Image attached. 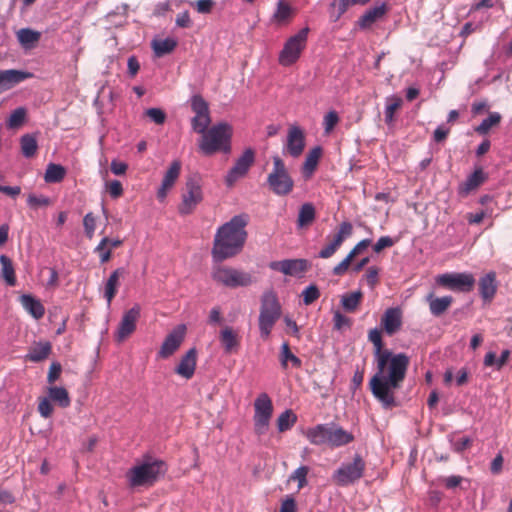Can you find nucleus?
Instances as JSON below:
<instances>
[{
  "label": "nucleus",
  "mask_w": 512,
  "mask_h": 512,
  "mask_svg": "<svg viewBox=\"0 0 512 512\" xmlns=\"http://www.w3.org/2000/svg\"><path fill=\"white\" fill-rule=\"evenodd\" d=\"M487 180V174L483 169L477 168L467 179L458 186V194L467 197L471 192L478 189Z\"/></svg>",
  "instance_id": "b1692460"
},
{
  "label": "nucleus",
  "mask_w": 512,
  "mask_h": 512,
  "mask_svg": "<svg viewBox=\"0 0 512 512\" xmlns=\"http://www.w3.org/2000/svg\"><path fill=\"white\" fill-rule=\"evenodd\" d=\"M368 339L373 344L374 359L379 358L380 365L382 366L390 350L384 347L381 331L377 328L371 329L368 333Z\"/></svg>",
  "instance_id": "c756f323"
},
{
  "label": "nucleus",
  "mask_w": 512,
  "mask_h": 512,
  "mask_svg": "<svg viewBox=\"0 0 512 512\" xmlns=\"http://www.w3.org/2000/svg\"><path fill=\"white\" fill-rule=\"evenodd\" d=\"M286 152L294 157H299L305 148V135L298 126H291L288 130L286 141Z\"/></svg>",
  "instance_id": "6ab92c4d"
},
{
  "label": "nucleus",
  "mask_w": 512,
  "mask_h": 512,
  "mask_svg": "<svg viewBox=\"0 0 512 512\" xmlns=\"http://www.w3.org/2000/svg\"><path fill=\"white\" fill-rule=\"evenodd\" d=\"M197 355L198 353L196 348H190L181 356L179 363L174 368V372L186 380L191 379L195 374Z\"/></svg>",
  "instance_id": "aec40b11"
},
{
  "label": "nucleus",
  "mask_w": 512,
  "mask_h": 512,
  "mask_svg": "<svg viewBox=\"0 0 512 512\" xmlns=\"http://www.w3.org/2000/svg\"><path fill=\"white\" fill-rule=\"evenodd\" d=\"M371 240L370 239H363L360 242H358L352 250L347 254V256L338 263L333 268V274L335 276H342L344 275L350 266L352 265V261L360 254L362 251H364L368 246H370Z\"/></svg>",
  "instance_id": "5701e85b"
},
{
  "label": "nucleus",
  "mask_w": 512,
  "mask_h": 512,
  "mask_svg": "<svg viewBox=\"0 0 512 512\" xmlns=\"http://www.w3.org/2000/svg\"><path fill=\"white\" fill-rule=\"evenodd\" d=\"M281 317V305L277 294L273 290L265 291L261 297L260 313L258 318L260 335L268 339L276 322Z\"/></svg>",
  "instance_id": "423d86ee"
},
{
  "label": "nucleus",
  "mask_w": 512,
  "mask_h": 512,
  "mask_svg": "<svg viewBox=\"0 0 512 512\" xmlns=\"http://www.w3.org/2000/svg\"><path fill=\"white\" fill-rule=\"evenodd\" d=\"M108 242V237H104L95 248V252L98 253L102 264L107 263L112 256L111 249L108 248Z\"/></svg>",
  "instance_id": "864d4df0"
},
{
  "label": "nucleus",
  "mask_w": 512,
  "mask_h": 512,
  "mask_svg": "<svg viewBox=\"0 0 512 512\" xmlns=\"http://www.w3.org/2000/svg\"><path fill=\"white\" fill-rule=\"evenodd\" d=\"M181 162L174 160L165 172L160 188L157 191V198L164 201L168 192L173 188L181 173Z\"/></svg>",
  "instance_id": "412c9836"
},
{
  "label": "nucleus",
  "mask_w": 512,
  "mask_h": 512,
  "mask_svg": "<svg viewBox=\"0 0 512 512\" xmlns=\"http://www.w3.org/2000/svg\"><path fill=\"white\" fill-rule=\"evenodd\" d=\"M309 28L301 29L297 34L289 37L279 54V63L284 67L293 65L306 48Z\"/></svg>",
  "instance_id": "6e6552de"
},
{
  "label": "nucleus",
  "mask_w": 512,
  "mask_h": 512,
  "mask_svg": "<svg viewBox=\"0 0 512 512\" xmlns=\"http://www.w3.org/2000/svg\"><path fill=\"white\" fill-rule=\"evenodd\" d=\"M436 282L450 290L470 292L475 285V278L470 273H445L438 275Z\"/></svg>",
  "instance_id": "4468645a"
},
{
  "label": "nucleus",
  "mask_w": 512,
  "mask_h": 512,
  "mask_svg": "<svg viewBox=\"0 0 512 512\" xmlns=\"http://www.w3.org/2000/svg\"><path fill=\"white\" fill-rule=\"evenodd\" d=\"M1 276L9 286L16 285V276L13 263L6 255L0 256Z\"/></svg>",
  "instance_id": "a19ab883"
},
{
  "label": "nucleus",
  "mask_w": 512,
  "mask_h": 512,
  "mask_svg": "<svg viewBox=\"0 0 512 512\" xmlns=\"http://www.w3.org/2000/svg\"><path fill=\"white\" fill-rule=\"evenodd\" d=\"M125 273L126 271L124 268H117L108 277L104 286V298L107 300L108 306L116 296L120 278L123 277Z\"/></svg>",
  "instance_id": "7c9ffc66"
},
{
  "label": "nucleus",
  "mask_w": 512,
  "mask_h": 512,
  "mask_svg": "<svg viewBox=\"0 0 512 512\" xmlns=\"http://www.w3.org/2000/svg\"><path fill=\"white\" fill-rule=\"evenodd\" d=\"M66 175V169L60 165L55 163L48 164L44 180L46 183H59L61 182Z\"/></svg>",
  "instance_id": "79ce46f5"
},
{
  "label": "nucleus",
  "mask_w": 512,
  "mask_h": 512,
  "mask_svg": "<svg viewBox=\"0 0 512 512\" xmlns=\"http://www.w3.org/2000/svg\"><path fill=\"white\" fill-rule=\"evenodd\" d=\"M387 12L386 4H381L367 10L358 20L361 29L370 28L376 21L381 19Z\"/></svg>",
  "instance_id": "2f4dec72"
},
{
  "label": "nucleus",
  "mask_w": 512,
  "mask_h": 512,
  "mask_svg": "<svg viewBox=\"0 0 512 512\" xmlns=\"http://www.w3.org/2000/svg\"><path fill=\"white\" fill-rule=\"evenodd\" d=\"M145 115L158 125H162L166 120V114L160 108H149L145 111Z\"/></svg>",
  "instance_id": "680f3d73"
},
{
  "label": "nucleus",
  "mask_w": 512,
  "mask_h": 512,
  "mask_svg": "<svg viewBox=\"0 0 512 512\" xmlns=\"http://www.w3.org/2000/svg\"><path fill=\"white\" fill-rule=\"evenodd\" d=\"M220 342L223 346L225 353H236L240 347L241 337L230 326H225L219 335Z\"/></svg>",
  "instance_id": "bb28decb"
},
{
  "label": "nucleus",
  "mask_w": 512,
  "mask_h": 512,
  "mask_svg": "<svg viewBox=\"0 0 512 512\" xmlns=\"http://www.w3.org/2000/svg\"><path fill=\"white\" fill-rule=\"evenodd\" d=\"M51 343L48 341L34 343L25 356V359L30 362H41L49 357L51 354Z\"/></svg>",
  "instance_id": "72a5a7b5"
},
{
  "label": "nucleus",
  "mask_w": 512,
  "mask_h": 512,
  "mask_svg": "<svg viewBox=\"0 0 512 512\" xmlns=\"http://www.w3.org/2000/svg\"><path fill=\"white\" fill-rule=\"evenodd\" d=\"M479 293L485 302L490 303L497 292L496 273L491 271L481 277L478 282Z\"/></svg>",
  "instance_id": "cd10ccee"
},
{
  "label": "nucleus",
  "mask_w": 512,
  "mask_h": 512,
  "mask_svg": "<svg viewBox=\"0 0 512 512\" xmlns=\"http://www.w3.org/2000/svg\"><path fill=\"white\" fill-rule=\"evenodd\" d=\"M254 161L255 151L252 148L245 149L226 176L225 181L227 186H233L238 179L244 177L253 165Z\"/></svg>",
  "instance_id": "dca6fc26"
},
{
  "label": "nucleus",
  "mask_w": 512,
  "mask_h": 512,
  "mask_svg": "<svg viewBox=\"0 0 512 512\" xmlns=\"http://www.w3.org/2000/svg\"><path fill=\"white\" fill-rule=\"evenodd\" d=\"M353 234V225L349 221L341 222L337 231L334 234H330L326 237L327 243L319 252V257L322 259H328L332 257L337 250L342 246L343 242L351 237Z\"/></svg>",
  "instance_id": "f8f14e48"
},
{
  "label": "nucleus",
  "mask_w": 512,
  "mask_h": 512,
  "mask_svg": "<svg viewBox=\"0 0 512 512\" xmlns=\"http://www.w3.org/2000/svg\"><path fill=\"white\" fill-rule=\"evenodd\" d=\"M309 473V467L300 466L290 476V480L298 482V488L302 489L307 485V475Z\"/></svg>",
  "instance_id": "6e6d98bb"
},
{
  "label": "nucleus",
  "mask_w": 512,
  "mask_h": 512,
  "mask_svg": "<svg viewBox=\"0 0 512 512\" xmlns=\"http://www.w3.org/2000/svg\"><path fill=\"white\" fill-rule=\"evenodd\" d=\"M334 327L337 330H341L345 327L349 328L351 326V320L347 316L343 315L339 311L335 312L334 317Z\"/></svg>",
  "instance_id": "338daca9"
},
{
  "label": "nucleus",
  "mask_w": 512,
  "mask_h": 512,
  "mask_svg": "<svg viewBox=\"0 0 512 512\" xmlns=\"http://www.w3.org/2000/svg\"><path fill=\"white\" fill-rule=\"evenodd\" d=\"M296 14V10L286 0H278L271 22L279 26L287 25Z\"/></svg>",
  "instance_id": "a878e982"
},
{
  "label": "nucleus",
  "mask_w": 512,
  "mask_h": 512,
  "mask_svg": "<svg viewBox=\"0 0 512 512\" xmlns=\"http://www.w3.org/2000/svg\"><path fill=\"white\" fill-rule=\"evenodd\" d=\"M33 74L16 69L0 70V93L12 89L17 84L30 79Z\"/></svg>",
  "instance_id": "4be33fe9"
},
{
  "label": "nucleus",
  "mask_w": 512,
  "mask_h": 512,
  "mask_svg": "<svg viewBox=\"0 0 512 512\" xmlns=\"http://www.w3.org/2000/svg\"><path fill=\"white\" fill-rule=\"evenodd\" d=\"M254 431L257 435L267 432L273 414L271 398L266 393H261L254 402Z\"/></svg>",
  "instance_id": "9b49d317"
},
{
  "label": "nucleus",
  "mask_w": 512,
  "mask_h": 512,
  "mask_svg": "<svg viewBox=\"0 0 512 512\" xmlns=\"http://www.w3.org/2000/svg\"><path fill=\"white\" fill-rule=\"evenodd\" d=\"M26 115L27 111L24 107H19L15 109L7 119V127L9 129H15L20 127L24 123Z\"/></svg>",
  "instance_id": "8fccbe9b"
},
{
  "label": "nucleus",
  "mask_w": 512,
  "mask_h": 512,
  "mask_svg": "<svg viewBox=\"0 0 512 512\" xmlns=\"http://www.w3.org/2000/svg\"><path fill=\"white\" fill-rule=\"evenodd\" d=\"M303 303L311 305L320 297L319 288L315 284H311L302 291Z\"/></svg>",
  "instance_id": "5fc2aeb1"
},
{
  "label": "nucleus",
  "mask_w": 512,
  "mask_h": 512,
  "mask_svg": "<svg viewBox=\"0 0 512 512\" xmlns=\"http://www.w3.org/2000/svg\"><path fill=\"white\" fill-rule=\"evenodd\" d=\"M297 417L292 410H286L277 418V427L280 432H285L296 423Z\"/></svg>",
  "instance_id": "09e8293b"
},
{
  "label": "nucleus",
  "mask_w": 512,
  "mask_h": 512,
  "mask_svg": "<svg viewBox=\"0 0 512 512\" xmlns=\"http://www.w3.org/2000/svg\"><path fill=\"white\" fill-rule=\"evenodd\" d=\"M177 46V41L173 38L159 39L152 41V48L157 57H162L171 53Z\"/></svg>",
  "instance_id": "37998d69"
},
{
  "label": "nucleus",
  "mask_w": 512,
  "mask_h": 512,
  "mask_svg": "<svg viewBox=\"0 0 512 512\" xmlns=\"http://www.w3.org/2000/svg\"><path fill=\"white\" fill-rule=\"evenodd\" d=\"M187 328L184 324L177 325L164 339L158 356L167 359L172 356L183 343L186 336Z\"/></svg>",
  "instance_id": "f3484780"
},
{
  "label": "nucleus",
  "mask_w": 512,
  "mask_h": 512,
  "mask_svg": "<svg viewBox=\"0 0 512 512\" xmlns=\"http://www.w3.org/2000/svg\"><path fill=\"white\" fill-rule=\"evenodd\" d=\"M168 471V465L162 459L151 455H144L128 471L125 478L130 488H151Z\"/></svg>",
  "instance_id": "7ed1b4c3"
},
{
  "label": "nucleus",
  "mask_w": 512,
  "mask_h": 512,
  "mask_svg": "<svg viewBox=\"0 0 512 512\" xmlns=\"http://www.w3.org/2000/svg\"><path fill=\"white\" fill-rule=\"evenodd\" d=\"M16 36L22 47L30 49L40 40L41 34L30 28H22L17 31Z\"/></svg>",
  "instance_id": "4c0bfd02"
},
{
  "label": "nucleus",
  "mask_w": 512,
  "mask_h": 512,
  "mask_svg": "<svg viewBox=\"0 0 512 512\" xmlns=\"http://www.w3.org/2000/svg\"><path fill=\"white\" fill-rule=\"evenodd\" d=\"M20 302L24 309L35 319H41L45 314V308L42 303L31 295L24 294L20 297Z\"/></svg>",
  "instance_id": "c9c22d12"
},
{
  "label": "nucleus",
  "mask_w": 512,
  "mask_h": 512,
  "mask_svg": "<svg viewBox=\"0 0 512 512\" xmlns=\"http://www.w3.org/2000/svg\"><path fill=\"white\" fill-rule=\"evenodd\" d=\"M297 506L295 499L291 496H287L281 503L279 512H296Z\"/></svg>",
  "instance_id": "774afa93"
},
{
  "label": "nucleus",
  "mask_w": 512,
  "mask_h": 512,
  "mask_svg": "<svg viewBox=\"0 0 512 512\" xmlns=\"http://www.w3.org/2000/svg\"><path fill=\"white\" fill-rule=\"evenodd\" d=\"M307 439L314 445L327 444L331 447H340L354 440L352 433L335 424H318L308 429Z\"/></svg>",
  "instance_id": "39448f33"
},
{
  "label": "nucleus",
  "mask_w": 512,
  "mask_h": 512,
  "mask_svg": "<svg viewBox=\"0 0 512 512\" xmlns=\"http://www.w3.org/2000/svg\"><path fill=\"white\" fill-rule=\"evenodd\" d=\"M269 267L288 276H301L308 270L309 263L306 259H285L270 262Z\"/></svg>",
  "instance_id": "a211bd4d"
},
{
  "label": "nucleus",
  "mask_w": 512,
  "mask_h": 512,
  "mask_svg": "<svg viewBox=\"0 0 512 512\" xmlns=\"http://www.w3.org/2000/svg\"><path fill=\"white\" fill-rule=\"evenodd\" d=\"M232 135V126L226 122H220L202 134L199 148L206 156L217 152L230 153Z\"/></svg>",
  "instance_id": "20e7f679"
},
{
  "label": "nucleus",
  "mask_w": 512,
  "mask_h": 512,
  "mask_svg": "<svg viewBox=\"0 0 512 512\" xmlns=\"http://www.w3.org/2000/svg\"><path fill=\"white\" fill-rule=\"evenodd\" d=\"M374 360L376 372L369 381L370 391L383 408L391 409L397 405L395 391L402 386L410 359L404 353L393 354L389 351L383 367L380 365L379 358Z\"/></svg>",
  "instance_id": "f257e3e1"
},
{
  "label": "nucleus",
  "mask_w": 512,
  "mask_h": 512,
  "mask_svg": "<svg viewBox=\"0 0 512 512\" xmlns=\"http://www.w3.org/2000/svg\"><path fill=\"white\" fill-rule=\"evenodd\" d=\"M316 217L315 207L312 203H304L300 209L297 219V224L299 227H307L310 226Z\"/></svg>",
  "instance_id": "58836bf2"
},
{
  "label": "nucleus",
  "mask_w": 512,
  "mask_h": 512,
  "mask_svg": "<svg viewBox=\"0 0 512 512\" xmlns=\"http://www.w3.org/2000/svg\"><path fill=\"white\" fill-rule=\"evenodd\" d=\"M185 189L178 207V211L182 215L191 214L203 200L202 186L197 178H189L186 181Z\"/></svg>",
  "instance_id": "ddd939ff"
},
{
  "label": "nucleus",
  "mask_w": 512,
  "mask_h": 512,
  "mask_svg": "<svg viewBox=\"0 0 512 512\" xmlns=\"http://www.w3.org/2000/svg\"><path fill=\"white\" fill-rule=\"evenodd\" d=\"M54 411L51 400L48 397L39 398L38 412L43 418H49L52 416Z\"/></svg>",
  "instance_id": "bf43d9fd"
},
{
  "label": "nucleus",
  "mask_w": 512,
  "mask_h": 512,
  "mask_svg": "<svg viewBox=\"0 0 512 512\" xmlns=\"http://www.w3.org/2000/svg\"><path fill=\"white\" fill-rule=\"evenodd\" d=\"M290 361L295 368H300L302 361L296 355H294L287 342H284L281 346L280 362L281 366L286 369L287 363Z\"/></svg>",
  "instance_id": "de8ad7c7"
},
{
  "label": "nucleus",
  "mask_w": 512,
  "mask_h": 512,
  "mask_svg": "<svg viewBox=\"0 0 512 512\" xmlns=\"http://www.w3.org/2000/svg\"><path fill=\"white\" fill-rule=\"evenodd\" d=\"M106 190L114 199H117L123 195V187L121 182L118 180H112L106 183Z\"/></svg>",
  "instance_id": "0e129e2a"
},
{
  "label": "nucleus",
  "mask_w": 512,
  "mask_h": 512,
  "mask_svg": "<svg viewBox=\"0 0 512 512\" xmlns=\"http://www.w3.org/2000/svg\"><path fill=\"white\" fill-rule=\"evenodd\" d=\"M48 398L62 408H67L71 404L68 391L64 387L51 386L48 388Z\"/></svg>",
  "instance_id": "e433bc0d"
},
{
  "label": "nucleus",
  "mask_w": 512,
  "mask_h": 512,
  "mask_svg": "<svg viewBox=\"0 0 512 512\" xmlns=\"http://www.w3.org/2000/svg\"><path fill=\"white\" fill-rule=\"evenodd\" d=\"M501 115L498 112H492L489 116L484 119L480 125L475 127V132L480 135H486L491 128L497 126L501 122Z\"/></svg>",
  "instance_id": "49530a36"
},
{
  "label": "nucleus",
  "mask_w": 512,
  "mask_h": 512,
  "mask_svg": "<svg viewBox=\"0 0 512 512\" xmlns=\"http://www.w3.org/2000/svg\"><path fill=\"white\" fill-rule=\"evenodd\" d=\"M339 116H338V113L334 110L332 111H329L325 116H324V119H323V126H324V131L326 134H330L333 129L335 128V126L338 124L339 122Z\"/></svg>",
  "instance_id": "13d9d810"
},
{
  "label": "nucleus",
  "mask_w": 512,
  "mask_h": 512,
  "mask_svg": "<svg viewBox=\"0 0 512 512\" xmlns=\"http://www.w3.org/2000/svg\"><path fill=\"white\" fill-rule=\"evenodd\" d=\"M21 152L26 158H32L35 156L38 144L37 139L32 134H25L20 139Z\"/></svg>",
  "instance_id": "a18cd8bd"
},
{
  "label": "nucleus",
  "mask_w": 512,
  "mask_h": 512,
  "mask_svg": "<svg viewBox=\"0 0 512 512\" xmlns=\"http://www.w3.org/2000/svg\"><path fill=\"white\" fill-rule=\"evenodd\" d=\"M27 203L31 208H39L51 205V200L43 195L37 196L34 194H30L28 196Z\"/></svg>",
  "instance_id": "052dcab7"
},
{
  "label": "nucleus",
  "mask_w": 512,
  "mask_h": 512,
  "mask_svg": "<svg viewBox=\"0 0 512 512\" xmlns=\"http://www.w3.org/2000/svg\"><path fill=\"white\" fill-rule=\"evenodd\" d=\"M83 226L85 235L88 239H92L94 237L95 229H96V217L92 212L87 213L83 218Z\"/></svg>",
  "instance_id": "4d7b16f0"
},
{
  "label": "nucleus",
  "mask_w": 512,
  "mask_h": 512,
  "mask_svg": "<svg viewBox=\"0 0 512 512\" xmlns=\"http://www.w3.org/2000/svg\"><path fill=\"white\" fill-rule=\"evenodd\" d=\"M366 469L364 459L356 454L353 461L350 463H343L332 475V481L341 487L349 486L360 480Z\"/></svg>",
  "instance_id": "1a4fd4ad"
},
{
  "label": "nucleus",
  "mask_w": 512,
  "mask_h": 512,
  "mask_svg": "<svg viewBox=\"0 0 512 512\" xmlns=\"http://www.w3.org/2000/svg\"><path fill=\"white\" fill-rule=\"evenodd\" d=\"M381 324L386 334L394 335L402 326V312L399 308H388L382 318Z\"/></svg>",
  "instance_id": "393cba45"
},
{
  "label": "nucleus",
  "mask_w": 512,
  "mask_h": 512,
  "mask_svg": "<svg viewBox=\"0 0 512 512\" xmlns=\"http://www.w3.org/2000/svg\"><path fill=\"white\" fill-rule=\"evenodd\" d=\"M426 302L429 305L431 314L435 317L442 316L452 305V296L436 297L434 293H429L426 296Z\"/></svg>",
  "instance_id": "c85d7f7f"
},
{
  "label": "nucleus",
  "mask_w": 512,
  "mask_h": 512,
  "mask_svg": "<svg viewBox=\"0 0 512 512\" xmlns=\"http://www.w3.org/2000/svg\"><path fill=\"white\" fill-rule=\"evenodd\" d=\"M370 0H333L330 5V18L333 22L338 21L348 10L350 5H365Z\"/></svg>",
  "instance_id": "f704fd0d"
},
{
  "label": "nucleus",
  "mask_w": 512,
  "mask_h": 512,
  "mask_svg": "<svg viewBox=\"0 0 512 512\" xmlns=\"http://www.w3.org/2000/svg\"><path fill=\"white\" fill-rule=\"evenodd\" d=\"M363 299V293L358 290L351 293H346L341 298V304L345 311L354 312L357 310Z\"/></svg>",
  "instance_id": "c03bdc74"
},
{
  "label": "nucleus",
  "mask_w": 512,
  "mask_h": 512,
  "mask_svg": "<svg viewBox=\"0 0 512 512\" xmlns=\"http://www.w3.org/2000/svg\"><path fill=\"white\" fill-rule=\"evenodd\" d=\"M212 277L216 282L230 288L246 287L254 282L250 273L228 266L215 268Z\"/></svg>",
  "instance_id": "9d476101"
},
{
  "label": "nucleus",
  "mask_w": 512,
  "mask_h": 512,
  "mask_svg": "<svg viewBox=\"0 0 512 512\" xmlns=\"http://www.w3.org/2000/svg\"><path fill=\"white\" fill-rule=\"evenodd\" d=\"M140 313L141 307L139 304H135L132 308L124 312L115 332V340L118 343H122L135 332Z\"/></svg>",
  "instance_id": "2eb2a0df"
},
{
  "label": "nucleus",
  "mask_w": 512,
  "mask_h": 512,
  "mask_svg": "<svg viewBox=\"0 0 512 512\" xmlns=\"http://www.w3.org/2000/svg\"><path fill=\"white\" fill-rule=\"evenodd\" d=\"M403 100L401 97L393 95L386 99L385 123L391 125L395 121V112L401 108Z\"/></svg>",
  "instance_id": "ea45409f"
},
{
  "label": "nucleus",
  "mask_w": 512,
  "mask_h": 512,
  "mask_svg": "<svg viewBox=\"0 0 512 512\" xmlns=\"http://www.w3.org/2000/svg\"><path fill=\"white\" fill-rule=\"evenodd\" d=\"M322 156V148L316 146L312 148L306 155L305 161L302 166V174L305 179H310L314 174L319 160Z\"/></svg>",
  "instance_id": "473e14b6"
},
{
  "label": "nucleus",
  "mask_w": 512,
  "mask_h": 512,
  "mask_svg": "<svg viewBox=\"0 0 512 512\" xmlns=\"http://www.w3.org/2000/svg\"><path fill=\"white\" fill-rule=\"evenodd\" d=\"M395 240H393L389 236H382L378 239V241L373 245V251L375 253H380L386 248H390L395 244Z\"/></svg>",
  "instance_id": "69168bd1"
},
{
  "label": "nucleus",
  "mask_w": 512,
  "mask_h": 512,
  "mask_svg": "<svg viewBox=\"0 0 512 512\" xmlns=\"http://www.w3.org/2000/svg\"><path fill=\"white\" fill-rule=\"evenodd\" d=\"M210 123V114L195 115L191 122L193 130L201 135L208 130Z\"/></svg>",
  "instance_id": "3c124183"
},
{
  "label": "nucleus",
  "mask_w": 512,
  "mask_h": 512,
  "mask_svg": "<svg viewBox=\"0 0 512 512\" xmlns=\"http://www.w3.org/2000/svg\"><path fill=\"white\" fill-rule=\"evenodd\" d=\"M272 160L273 169L267 178L269 187L276 195H287L293 190L294 181L289 175L284 161L278 155H274Z\"/></svg>",
  "instance_id": "0eeeda50"
},
{
  "label": "nucleus",
  "mask_w": 512,
  "mask_h": 512,
  "mask_svg": "<svg viewBox=\"0 0 512 512\" xmlns=\"http://www.w3.org/2000/svg\"><path fill=\"white\" fill-rule=\"evenodd\" d=\"M191 108L195 115L210 114L208 103L200 95H194L192 97Z\"/></svg>",
  "instance_id": "603ef678"
},
{
  "label": "nucleus",
  "mask_w": 512,
  "mask_h": 512,
  "mask_svg": "<svg viewBox=\"0 0 512 512\" xmlns=\"http://www.w3.org/2000/svg\"><path fill=\"white\" fill-rule=\"evenodd\" d=\"M247 224L248 216L240 214L217 229L211 251L214 261L222 262L241 252L247 239Z\"/></svg>",
  "instance_id": "f03ea898"
},
{
  "label": "nucleus",
  "mask_w": 512,
  "mask_h": 512,
  "mask_svg": "<svg viewBox=\"0 0 512 512\" xmlns=\"http://www.w3.org/2000/svg\"><path fill=\"white\" fill-rule=\"evenodd\" d=\"M364 279L370 288H374L379 283V268L376 266L369 267L365 274Z\"/></svg>",
  "instance_id": "e2e57ef3"
}]
</instances>
